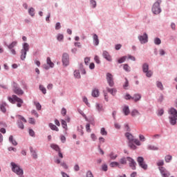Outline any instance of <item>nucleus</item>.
Returning a JSON list of instances; mask_svg holds the SVG:
<instances>
[{"label":"nucleus","instance_id":"79ce46f5","mask_svg":"<svg viewBox=\"0 0 177 177\" xmlns=\"http://www.w3.org/2000/svg\"><path fill=\"white\" fill-rule=\"evenodd\" d=\"M154 44L156 45H160L161 44V39H160V38L158 37H156L155 39H154Z\"/></svg>","mask_w":177,"mask_h":177},{"label":"nucleus","instance_id":"7c9ffc66","mask_svg":"<svg viewBox=\"0 0 177 177\" xmlns=\"http://www.w3.org/2000/svg\"><path fill=\"white\" fill-rule=\"evenodd\" d=\"M35 9H34V8H30L28 10V13L32 16V17H33V16L35 15Z\"/></svg>","mask_w":177,"mask_h":177},{"label":"nucleus","instance_id":"bf43d9fd","mask_svg":"<svg viewBox=\"0 0 177 177\" xmlns=\"http://www.w3.org/2000/svg\"><path fill=\"white\" fill-rule=\"evenodd\" d=\"M91 3L93 8H96V1L95 0H91Z\"/></svg>","mask_w":177,"mask_h":177},{"label":"nucleus","instance_id":"e433bc0d","mask_svg":"<svg viewBox=\"0 0 177 177\" xmlns=\"http://www.w3.org/2000/svg\"><path fill=\"white\" fill-rule=\"evenodd\" d=\"M109 156H110L111 160H115V158H117V157H118L117 154H115V153H113V152H111V153L109 154Z\"/></svg>","mask_w":177,"mask_h":177},{"label":"nucleus","instance_id":"f8f14e48","mask_svg":"<svg viewBox=\"0 0 177 177\" xmlns=\"http://www.w3.org/2000/svg\"><path fill=\"white\" fill-rule=\"evenodd\" d=\"M159 170L162 177H169L171 175L164 167H159Z\"/></svg>","mask_w":177,"mask_h":177},{"label":"nucleus","instance_id":"ea45409f","mask_svg":"<svg viewBox=\"0 0 177 177\" xmlns=\"http://www.w3.org/2000/svg\"><path fill=\"white\" fill-rule=\"evenodd\" d=\"M156 85L161 91L164 89V86H162V83H161L160 82H157Z\"/></svg>","mask_w":177,"mask_h":177},{"label":"nucleus","instance_id":"f257e3e1","mask_svg":"<svg viewBox=\"0 0 177 177\" xmlns=\"http://www.w3.org/2000/svg\"><path fill=\"white\" fill-rule=\"evenodd\" d=\"M8 100L12 104H15V103L17 102V106L18 107H21V106H23V103H24V101H23L21 98L17 97L16 95H12V97H8Z\"/></svg>","mask_w":177,"mask_h":177},{"label":"nucleus","instance_id":"49530a36","mask_svg":"<svg viewBox=\"0 0 177 177\" xmlns=\"http://www.w3.org/2000/svg\"><path fill=\"white\" fill-rule=\"evenodd\" d=\"M94 60H95V63H97V64H100V59L99 58V56L95 55L94 57Z\"/></svg>","mask_w":177,"mask_h":177},{"label":"nucleus","instance_id":"7ed1b4c3","mask_svg":"<svg viewBox=\"0 0 177 177\" xmlns=\"http://www.w3.org/2000/svg\"><path fill=\"white\" fill-rule=\"evenodd\" d=\"M11 167H12V172H15V174H17V175H19V176H23V174H24L23 169L20 168L19 165L12 162Z\"/></svg>","mask_w":177,"mask_h":177},{"label":"nucleus","instance_id":"f03ea898","mask_svg":"<svg viewBox=\"0 0 177 177\" xmlns=\"http://www.w3.org/2000/svg\"><path fill=\"white\" fill-rule=\"evenodd\" d=\"M169 120L171 125H175L177 121V111L174 108H171L169 110Z\"/></svg>","mask_w":177,"mask_h":177},{"label":"nucleus","instance_id":"37998d69","mask_svg":"<svg viewBox=\"0 0 177 177\" xmlns=\"http://www.w3.org/2000/svg\"><path fill=\"white\" fill-rule=\"evenodd\" d=\"M123 68L125 71H127V72L131 71V67H129V66H128V64H124L123 66Z\"/></svg>","mask_w":177,"mask_h":177},{"label":"nucleus","instance_id":"8fccbe9b","mask_svg":"<svg viewBox=\"0 0 177 177\" xmlns=\"http://www.w3.org/2000/svg\"><path fill=\"white\" fill-rule=\"evenodd\" d=\"M129 146L130 149H132L133 150L136 149V147L135 145L133 144V142H129Z\"/></svg>","mask_w":177,"mask_h":177},{"label":"nucleus","instance_id":"a878e982","mask_svg":"<svg viewBox=\"0 0 177 177\" xmlns=\"http://www.w3.org/2000/svg\"><path fill=\"white\" fill-rule=\"evenodd\" d=\"M49 127H50V129H52L53 131H56L57 132H59V128H57V127H56V125H55L52 123H50Z\"/></svg>","mask_w":177,"mask_h":177},{"label":"nucleus","instance_id":"6e6552de","mask_svg":"<svg viewBox=\"0 0 177 177\" xmlns=\"http://www.w3.org/2000/svg\"><path fill=\"white\" fill-rule=\"evenodd\" d=\"M142 71H143V73H145L146 76L148 77V78H150V77H151V75H153V71H149V65L147 64H143Z\"/></svg>","mask_w":177,"mask_h":177},{"label":"nucleus","instance_id":"473e14b6","mask_svg":"<svg viewBox=\"0 0 177 177\" xmlns=\"http://www.w3.org/2000/svg\"><path fill=\"white\" fill-rule=\"evenodd\" d=\"M39 90L44 93V95H46V88L42 85H39Z\"/></svg>","mask_w":177,"mask_h":177},{"label":"nucleus","instance_id":"a18cd8bd","mask_svg":"<svg viewBox=\"0 0 177 177\" xmlns=\"http://www.w3.org/2000/svg\"><path fill=\"white\" fill-rule=\"evenodd\" d=\"M125 82L124 84L123 85V88H124V89H127V88H128L129 85V82H128V79L125 78Z\"/></svg>","mask_w":177,"mask_h":177},{"label":"nucleus","instance_id":"6ab92c4d","mask_svg":"<svg viewBox=\"0 0 177 177\" xmlns=\"http://www.w3.org/2000/svg\"><path fill=\"white\" fill-rule=\"evenodd\" d=\"M125 136L128 139L129 143H132V142H133L134 138H133V136H132V134H131L129 133H126Z\"/></svg>","mask_w":177,"mask_h":177},{"label":"nucleus","instance_id":"774afa93","mask_svg":"<svg viewBox=\"0 0 177 177\" xmlns=\"http://www.w3.org/2000/svg\"><path fill=\"white\" fill-rule=\"evenodd\" d=\"M89 68L91 70H93V68H95V64L93 62L91 63L89 65Z\"/></svg>","mask_w":177,"mask_h":177},{"label":"nucleus","instance_id":"c03bdc74","mask_svg":"<svg viewBox=\"0 0 177 177\" xmlns=\"http://www.w3.org/2000/svg\"><path fill=\"white\" fill-rule=\"evenodd\" d=\"M125 60H127V56H124V57H121L120 59H119L118 63H120V64L124 63Z\"/></svg>","mask_w":177,"mask_h":177},{"label":"nucleus","instance_id":"423d86ee","mask_svg":"<svg viewBox=\"0 0 177 177\" xmlns=\"http://www.w3.org/2000/svg\"><path fill=\"white\" fill-rule=\"evenodd\" d=\"M14 93L16 95H18V96H22V95H24V91L19 87V84L16 82H13V89H12Z\"/></svg>","mask_w":177,"mask_h":177},{"label":"nucleus","instance_id":"6e6d98bb","mask_svg":"<svg viewBox=\"0 0 177 177\" xmlns=\"http://www.w3.org/2000/svg\"><path fill=\"white\" fill-rule=\"evenodd\" d=\"M61 167H63V168H64V169H67L68 168V166H67V164H66V162H62Z\"/></svg>","mask_w":177,"mask_h":177},{"label":"nucleus","instance_id":"2eb2a0df","mask_svg":"<svg viewBox=\"0 0 177 177\" xmlns=\"http://www.w3.org/2000/svg\"><path fill=\"white\" fill-rule=\"evenodd\" d=\"M102 56L108 60V62H111V56H110V54H109V52L107 51H103Z\"/></svg>","mask_w":177,"mask_h":177},{"label":"nucleus","instance_id":"cd10ccee","mask_svg":"<svg viewBox=\"0 0 177 177\" xmlns=\"http://www.w3.org/2000/svg\"><path fill=\"white\" fill-rule=\"evenodd\" d=\"M131 115H132V117H136V115H140V113H139L138 110L134 109L131 111Z\"/></svg>","mask_w":177,"mask_h":177},{"label":"nucleus","instance_id":"de8ad7c7","mask_svg":"<svg viewBox=\"0 0 177 177\" xmlns=\"http://www.w3.org/2000/svg\"><path fill=\"white\" fill-rule=\"evenodd\" d=\"M37 110H41L42 108V106H41V104L39 102H35V103Z\"/></svg>","mask_w":177,"mask_h":177},{"label":"nucleus","instance_id":"338daca9","mask_svg":"<svg viewBox=\"0 0 177 177\" xmlns=\"http://www.w3.org/2000/svg\"><path fill=\"white\" fill-rule=\"evenodd\" d=\"M102 168V171H104L106 172V171H107L108 169L107 165H103Z\"/></svg>","mask_w":177,"mask_h":177},{"label":"nucleus","instance_id":"f3484780","mask_svg":"<svg viewBox=\"0 0 177 177\" xmlns=\"http://www.w3.org/2000/svg\"><path fill=\"white\" fill-rule=\"evenodd\" d=\"M30 151L32 154V158H34L35 160H37V158H38V155L37 154V151L34 150V149H32V147H30Z\"/></svg>","mask_w":177,"mask_h":177},{"label":"nucleus","instance_id":"4c0bfd02","mask_svg":"<svg viewBox=\"0 0 177 177\" xmlns=\"http://www.w3.org/2000/svg\"><path fill=\"white\" fill-rule=\"evenodd\" d=\"M61 122H62V127L64 129H67V122H66V120H62Z\"/></svg>","mask_w":177,"mask_h":177},{"label":"nucleus","instance_id":"39448f33","mask_svg":"<svg viewBox=\"0 0 177 177\" xmlns=\"http://www.w3.org/2000/svg\"><path fill=\"white\" fill-rule=\"evenodd\" d=\"M160 3L161 0H158L154 3L152 7V12L154 15H160V13H161V8H160Z\"/></svg>","mask_w":177,"mask_h":177},{"label":"nucleus","instance_id":"09e8293b","mask_svg":"<svg viewBox=\"0 0 177 177\" xmlns=\"http://www.w3.org/2000/svg\"><path fill=\"white\" fill-rule=\"evenodd\" d=\"M132 143H135L137 146H140V141L138 139H135L132 141Z\"/></svg>","mask_w":177,"mask_h":177},{"label":"nucleus","instance_id":"9b49d317","mask_svg":"<svg viewBox=\"0 0 177 177\" xmlns=\"http://www.w3.org/2000/svg\"><path fill=\"white\" fill-rule=\"evenodd\" d=\"M127 161H129V165L131 169L135 170L136 169V162L131 157H127Z\"/></svg>","mask_w":177,"mask_h":177},{"label":"nucleus","instance_id":"5fc2aeb1","mask_svg":"<svg viewBox=\"0 0 177 177\" xmlns=\"http://www.w3.org/2000/svg\"><path fill=\"white\" fill-rule=\"evenodd\" d=\"M62 28V26L60 25V23L58 22L55 25V30H60Z\"/></svg>","mask_w":177,"mask_h":177},{"label":"nucleus","instance_id":"dca6fc26","mask_svg":"<svg viewBox=\"0 0 177 177\" xmlns=\"http://www.w3.org/2000/svg\"><path fill=\"white\" fill-rule=\"evenodd\" d=\"M106 91L109 92V93H111L112 96H115L117 95V89L116 88H110L109 87H106Z\"/></svg>","mask_w":177,"mask_h":177},{"label":"nucleus","instance_id":"9d476101","mask_svg":"<svg viewBox=\"0 0 177 177\" xmlns=\"http://www.w3.org/2000/svg\"><path fill=\"white\" fill-rule=\"evenodd\" d=\"M106 81L109 86H114V77H113V75H111V73H106Z\"/></svg>","mask_w":177,"mask_h":177},{"label":"nucleus","instance_id":"a211bd4d","mask_svg":"<svg viewBox=\"0 0 177 177\" xmlns=\"http://www.w3.org/2000/svg\"><path fill=\"white\" fill-rule=\"evenodd\" d=\"M140 99H142V95L140 94H134L133 97H132V100H133V102H139V100H140Z\"/></svg>","mask_w":177,"mask_h":177},{"label":"nucleus","instance_id":"20e7f679","mask_svg":"<svg viewBox=\"0 0 177 177\" xmlns=\"http://www.w3.org/2000/svg\"><path fill=\"white\" fill-rule=\"evenodd\" d=\"M28 50H30V46L27 43H24L23 45V49L21 50V59L22 60H25Z\"/></svg>","mask_w":177,"mask_h":177},{"label":"nucleus","instance_id":"864d4df0","mask_svg":"<svg viewBox=\"0 0 177 177\" xmlns=\"http://www.w3.org/2000/svg\"><path fill=\"white\" fill-rule=\"evenodd\" d=\"M21 85L23 89H27V84H26V82L21 81Z\"/></svg>","mask_w":177,"mask_h":177},{"label":"nucleus","instance_id":"a19ab883","mask_svg":"<svg viewBox=\"0 0 177 177\" xmlns=\"http://www.w3.org/2000/svg\"><path fill=\"white\" fill-rule=\"evenodd\" d=\"M172 160V156L167 155L165 156V161L166 162H169Z\"/></svg>","mask_w":177,"mask_h":177},{"label":"nucleus","instance_id":"393cba45","mask_svg":"<svg viewBox=\"0 0 177 177\" xmlns=\"http://www.w3.org/2000/svg\"><path fill=\"white\" fill-rule=\"evenodd\" d=\"M95 107L98 111H104V109H103V105L100 104H96Z\"/></svg>","mask_w":177,"mask_h":177},{"label":"nucleus","instance_id":"f704fd0d","mask_svg":"<svg viewBox=\"0 0 177 177\" xmlns=\"http://www.w3.org/2000/svg\"><path fill=\"white\" fill-rule=\"evenodd\" d=\"M17 45V41H12L9 46L8 49H13L14 46H16Z\"/></svg>","mask_w":177,"mask_h":177},{"label":"nucleus","instance_id":"aec40b11","mask_svg":"<svg viewBox=\"0 0 177 177\" xmlns=\"http://www.w3.org/2000/svg\"><path fill=\"white\" fill-rule=\"evenodd\" d=\"M93 43L95 46H97L99 45V37H97V35L94 34L93 36Z\"/></svg>","mask_w":177,"mask_h":177},{"label":"nucleus","instance_id":"603ef678","mask_svg":"<svg viewBox=\"0 0 177 177\" xmlns=\"http://www.w3.org/2000/svg\"><path fill=\"white\" fill-rule=\"evenodd\" d=\"M132 96H131V95L129 94H127L125 96H124V99L126 100H131V99L132 100Z\"/></svg>","mask_w":177,"mask_h":177},{"label":"nucleus","instance_id":"0eeeda50","mask_svg":"<svg viewBox=\"0 0 177 177\" xmlns=\"http://www.w3.org/2000/svg\"><path fill=\"white\" fill-rule=\"evenodd\" d=\"M16 118H18V121H17L18 127L20 128V129H24V124H23V122L24 123L27 122V120H26L24 117L20 115H17Z\"/></svg>","mask_w":177,"mask_h":177},{"label":"nucleus","instance_id":"2f4dec72","mask_svg":"<svg viewBox=\"0 0 177 177\" xmlns=\"http://www.w3.org/2000/svg\"><path fill=\"white\" fill-rule=\"evenodd\" d=\"M74 77L75 78H77V79L81 78V74L80 73V71H74Z\"/></svg>","mask_w":177,"mask_h":177},{"label":"nucleus","instance_id":"3c124183","mask_svg":"<svg viewBox=\"0 0 177 177\" xmlns=\"http://www.w3.org/2000/svg\"><path fill=\"white\" fill-rule=\"evenodd\" d=\"M64 38V36L63 35L59 34L57 35V39L58 41H62V40H63Z\"/></svg>","mask_w":177,"mask_h":177},{"label":"nucleus","instance_id":"c756f323","mask_svg":"<svg viewBox=\"0 0 177 177\" xmlns=\"http://www.w3.org/2000/svg\"><path fill=\"white\" fill-rule=\"evenodd\" d=\"M51 149H53V150H55V151H60V148L59 147V146L55 145V144H52L50 145Z\"/></svg>","mask_w":177,"mask_h":177},{"label":"nucleus","instance_id":"0e129e2a","mask_svg":"<svg viewBox=\"0 0 177 177\" xmlns=\"http://www.w3.org/2000/svg\"><path fill=\"white\" fill-rule=\"evenodd\" d=\"M164 114V110L163 109H160L158 111V115H162Z\"/></svg>","mask_w":177,"mask_h":177},{"label":"nucleus","instance_id":"680f3d73","mask_svg":"<svg viewBox=\"0 0 177 177\" xmlns=\"http://www.w3.org/2000/svg\"><path fill=\"white\" fill-rule=\"evenodd\" d=\"M62 115H66V114H67V110H66V109L63 108L62 109V111H61Z\"/></svg>","mask_w":177,"mask_h":177},{"label":"nucleus","instance_id":"412c9836","mask_svg":"<svg viewBox=\"0 0 177 177\" xmlns=\"http://www.w3.org/2000/svg\"><path fill=\"white\" fill-rule=\"evenodd\" d=\"M6 106H8V104H6L5 102H2L0 104V110L2 111V113H6Z\"/></svg>","mask_w":177,"mask_h":177},{"label":"nucleus","instance_id":"e2e57ef3","mask_svg":"<svg viewBox=\"0 0 177 177\" xmlns=\"http://www.w3.org/2000/svg\"><path fill=\"white\" fill-rule=\"evenodd\" d=\"M91 139L95 142V140H96V139H97V138H96V135H95V133H92L91 135Z\"/></svg>","mask_w":177,"mask_h":177},{"label":"nucleus","instance_id":"ddd939ff","mask_svg":"<svg viewBox=\"0 0 177 177\" xmlns=\"http://www.w3.org/2000/svg\"><path fill=\"white\" fill-rule=\"evenodd\" d=\"M69 59L68 54L64 53L62 56V63L64 66H67L69 63Z\"/></svg>","mask_w":177,"mask_h":177},{"label":"nucleus","instance_id":"13d9d810","mask_svg":"<svg viewBox=\"0 0 177 177\" xmlns=\"http://www.w3.org/2000/svg\"><path fill=\"white\" fill-rule=\"evenodd\" d=\"M8 151H17V149L16 148H14V147H8Z\"/></svg>","mask_w":177,"mask_h":177},{"label":"nucleus","instance_id":"1a4fd4ad","mask_svg":"<svg viewBox=\"0 0 177 177\" xmlns=\"http://www.w3.org/2000/svg\"><path fill=\"white\" fill-rule=\"evenodd\" d=\"M137 162L138 163V165L142 168V169H147V165L145 163V158L143 157H138L137 158Z\"/></svg>","mask_w":177,"mask_h":177},{"label":"nucleus","instance_id":"052dcab7","mask_svg":"<svg viewBox=\"0 0 177 177\" xmlns=\"http://www.w3.org/2000/svg\"><path fill=\"white\" fill-rule=\"evenodd\" d=\"M86 129L87 132H91V124H87L86 125Z\"/></svg>","mask_w":177,"mask_h":177},{"label":"nucleus","instance_id":"c85d7f7f","mask_svg":"<svg viewBox=\"0 0 177 177\" xmlns=\"http://www.w3.org/2000/svg\"><path fill=\"white\" fill-rule=\"evenodd\" d=\"M92 96H93V97H97V96H99V90L94 89L92 92Z\"/></svg>","mask_w":177,"mask_h":177},{"label":"nucleus","instance_id":"4d7b16f0","mask_svg":"<svg viewBox=\"0 0 177 177\" xmlns=\"http://www.w3.org/2000/svg\"><path fill=\"white\" fill-rule=\"evenodd\" d=\"M29 134L30 136H35V132H34V130H32V129H29Z\"/></svg>","mask_w":177,"mask_h":177},{"label":"nucleus","instance_id":"4be33fe9","mask_svg":"<svg viewBox=\"0 0 177 177\" xmlns=\"http://www.w3.org/2000/svg\"><path fill=\"white\" fill-rule=\"evenodd\" d=\"M122 111L124 115H129V113H131V111H129V106H124L122 109Z\"/></svg>","mask_w":177,"mask_h":177},{"label":"nucleus","instance_id":"b1692460","mask_svg":"<svg viewBox=\"0 0 177 177\" xmlns=\"http://www.w3.org/2000/svg\"><path fill=\"white\" fill-rule=\"evenodd\" d=\"M46 63L48 65H49L50 67H51V68L55 66V64L52 62V60H50V57H47Z\"/></svg>","mask_w":177,"mask_h":177},{"label":"nucleus","instance_id":"c9c22d12","mask_svg":"<svg viewBox=\"0 0 177 177\" xmlns=\"http://www.w3.org/2000/svg\"><path fill=\"white\" fill-rule=\"evenodd\" d=\"M148 150H158V147L154 146V145H149L148 146Z\"/></svg>","mask_w":177,"mask_h":177},{"label":"nucleus","instance_id":"69168bd1","mask_svg":"<svg viewBox=\"0 0 177 177\" xmlns=\"http://www.w3.org/2000/svg\"><path fill=\"white\" fill-rule=\"evenodd\" d=\"M157 165H158V167H162V165H164V161L160 160L158 162Z\"/></svg>","mask_w":177,"mask_h":177},{"label":"nucleus","instance_id":"5701e85b","mask_svg":"<svg viewBox=\"0 0 177 177\" xmlns=\"http://www.w3.org/2000/svg\"><path fill=\"white\" fill-rule=\"evenodd\" d=\"M110 167H111V168H114V167H118V168H122V166L121 165V164L118 163V162H111Z\"/></svg>","mask_w":177,"mask_h":177},{"label":"nucleus","instance_id":"72a5a7b5","mask_svg":"<svg viewBox=\"0 0 177 177\" xmlns=\"http://www.w3.org/2000/svg\"><path fill=\"white\" fill-rule=\"evenodd\" d=\"M128 159L127 158H122L120 160V164H122V165H127V160Z\"/></svg>","mask_w":177,"mask_h":177},{"label":"nucleus","instance_id":"58836bf2","mask_svg":"<svg viewBox=\"0 0 177 177\" xmlns=\"http://www.w3.org/2000/svg\"><path fill=\"white\" fill-rule=\"evenodd\" d=\"M100 133H101V135H103L104 136H107V131H106V129L102 127L101 129Z\"/></svg>","mask_w":177,"mask_h":177},{"label":"nucleus","instance_id":"bb28decb","mask_svg":"<svg viewBox=\"0 0 177 177\" xmlns=\"http://www.w3.org/2000/svg\"><path fill=\"white\" fill-rule=\"evenodd\" d=\"M9 140L13 146H17V142L15 140H13V136H10Z\"/></svg>","mask_w":177,"mask_h":177},{"label":"nucleus","instance_id":"4468645a","mask_svg":"<svg viewBox=\"0 0 177 177\" xmlns=\"http://www.w3.org/2000/svg\"><path fill=\"white\" fill-rule=\"evenodd\" d=\"M147 34L145 33L143 35L138 37V39L141 42V44H146L147 42Z\"/></svg>","mask_w":177,"mask_h":177}]
</instances>
